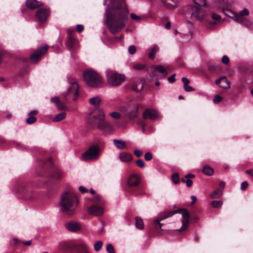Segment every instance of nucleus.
<instances>
[{"instance_id": "nucleus-61", "label": "nucleus", "mask_w": 253, "mask_h": 253, "mask_svg": "<svg viewBox=\"0 0 253 253\" xmlns=\"http://www.w3.org/2000/svg\"><path fill=\"white\" fill-rule=\"evenodd\" d=\"M100 199V196L99 195H96L94 198L93 199V201L94 202H97L98 201H99Z\"/></svg>"}, {"instance_id": "nucleus-56", "label": "nucleus", "mask_w": 253, "mask_h": 253, "mask_svg": "<svg viewBox=\"0 0 253 253\" xmlns=\"http://www.w3.org/2000/svg\"><path fill=\"white\" fill-rule=\"evenodd\" d=\"M79 189L81 193L88 192V190L82 186H80Z\"/></svg>"}, {"instance_id": "nucleus-9", "label": "nucleus", "mask_w": 253, "mask_h": 253, "mask_svg": "<svg viewBox=\"0 0 253 253\" xmlns=\"http://www.w3.org/2000/svg\"><path fill=\"white\" fill-rule=\"evenodd\" d=\"M107 82L112 86H117L125 80V76L111 70L106 72Z\"/></svg>"}, {"instance_id": "nucleus-5", "label": "nucleus", "mask_w": 253, "mask_h": 253, "mask_svg": "<svg viewBox=\"0 0 253 253\" xmlns=\"http://www.w3.org/2000/svg\"><path fill=\"white\" fill-rule=\"evenodd\" d=\"M85 83L89 86L97 88L103 84L102 79L99 74L93 70H88L84 73Z\"/></svg>"}, {"instance_id": "nucleus-53", "label": "nucleus", "mask_w": 253, "mask_h": 253, "mask_svg": "<svg viewBox=\"0 0 253 253\" xmlns=\"http://www.w3.org/2000/svg\"><path fill=\"white\" fill-rule=\"evenodd\" d=\"M229 62V59L228 57L226 55H224L222 56V63L225 64H228Z\"/></svg>"}, {"instance_id": "nucleus-15", "label": "nucleus", "mask_w": 253, "mask_h": 253, "mask_svg": "<svg viewBox=\"0 0 253 253\" xmlns=\"http://www.w3.org/2000/svg\"><path fill=\"white\" fill-rule=\"evenodd\" d=\"M159 114L158 111L154 109H147L144 111L143 114L144 119H149L151 120H155L159 118Z\"/></svg>"}, {"instance_id": "nucleus-36", "label": "nucleus", "mask_w": 253, "mask_h": 253, "mask_svg": "<svg viewBox=\"0 0 253 253\" xmlns=\"http://www.w3.org/2000/svg\"><path fill=\"white\" fill-rule=\"evenodd\" d=\"M221 195V191L220 189L219 188L214 191H213L211 195V197L212 199H216Z\"/></svg>"}, {"instance_id": "nucleus-39", "label": "nucleus", "mask_w": 253, "mask_h": 253, "mask_svg": "<svg viewBox=\"0 0 253 253\" xmlns=\"http://www.w3.org/2000/svg\"><path fill=\"white\" fill-rule=\"evenodd\" d=\"M102 245H103V243L102 241H98L96 242L95 243V244L94 245V250L96 252L99 251L101 249V248L102 246Z\"/></svg>"}, {"instance_id": "nucleus-59", "label": "nucleus", "mask_w": 253, "mask_h": 253, "mask_svg": "<svg viewBox=\"0 0 253 253\" xmlns=\"http://www.w3.org/2000/svg\"><path fill=\"white\" fill-rule=\"evenodd\" d=\"M246 173L250 175L253 177V169L247 170L246 171Z\"/></svg>"}, {"instance_id": "nucleus-23", "label": "nucleus", "mask_w": 253, "mask_h": 253, "mask_svg": "<svg viewBox=\"0 0 253 253\" xmlns=\"http://www.w3.org/2000/svg\"><path fill=\"white\" fill-rule=\"evenodd\" d=\"M119 159L122 162H129L132 160V155L127 152H123L120 154Z\"/></svg>"}, {"instance_id": "nucleus-44", "label": "nucleus", "mask_w": 253, "mask_h": 253, "mask_svg": "<svg viewBox=\"0 0 253 253\" xmlns=\"http://www.w3.org/2000/svg\"><path fill=\"white\" fill-rule=\"evenodd\" d=\"M110 116L115 119H119L121 117V115L119 113L113 112L110 113Z\"/></svg>"}, {"instance_id": "nucleus-35", "label": "nucleus", "mask_w": 253, "mask_h": 253, "mask_svg": "<svg viewBox=\"0 0 253 253\" xmlns=\"http://www.w3.org/2000/svg\"><path fill=\"white\" fill-rule=\"evenodd\" d=\"M230 87V82L225 77H222V90H226Z\"/></svg>"}, {"instance_id": "nucleus-45", "label": "nucleus", "mask_w": 253, "mask_h": 253, "mask_svg": "<svg viewBox=\"0 0 253 253\" xmlns=\"http://www.w3.org/2000/svg\"><path fill=\"white\" fill-rule=\"evenodd\" d=\"M128 51L130 54H134L136 52V47L133 45L129 46L128 48Z\"/></svg>"}, {"instance_id": "nucleus-34", "label": "nucleus", "mask_w": 253, "mask_h": 253, "mask_svg": "<svg viewBox=\"0 0 253 253\" xmlns=\"http://www.w3.org/2000/svg\"><path fill=\"white\" fill-rule=\"evenodd\" d=\"M135 226L139 229H142L144 227L143 220L139 217L135 218Z\"/></svg>"}, {"instance_id": "nucleus-38", "label": "nucleus", "mask_w": 253, "mask_h": 253, "mask_svg": "<svg viewBox=\"0 0 253 253\" xmlns=\"http://www.w3.org/2000/svg\"><path fill=\"white\" fill-rule=\"evenodd\" d=\"M130 17L131 18V19L133 20H134L135 21H139L144 18V16H137L135 14H134V13L130 14Z\"/></svg>"}, {"instance_id": "nucleus-17", "label": "nucleus", "mask_w": 253, "mask_h": 253, "mask_svg": "<svg viewBox=\"0 0 253 253\" xmlns=\"http://www.w3.org/2000/svg\"><path fill=\"white\" fill-rule=\"evenodd\" d=\"M87 211L90 214L94 216L101 215L103 213V209L101 207L96 205H93L88 208Z\"/></svg>"}, {"instance_id": "nucleus-12", "label": "nucleus", "mask_w": 253, "mask_h": 253, "mask_svg": "<svg viewBox=\"0 0 253 253\" xmlns=\"http://www.w3.org/2000/svg\"><path fill=\"white\" fill-rule=\"evenodd\" d=\"M152 69L153 75L159 79H163L167 76V69L162 65H154L152 67Z\"/></svg>"}, {"instance_id": "nucleus-4", "label": "nucleus", "mask_w": 253, "mask_h": 253, "mask_svg": "<svg viewBox=\"0 0 253 253\" xmlns=\"http://www.w3.org/2000/svg\"><path fill=\"white\" fill-rule=\"evenodd\" d=\"M105 116L102 110H99L97 114H94L88 119V123L93 126H96L98 128L107 131L112 129L110 124L105 121Z\"/></svg>"}, {"instance_id": "nucleus-20", "label": "nucleus", "mask_w": 253, "mask_h": 253, "mask_svg": "<svg viewBox=\"0 0 253 253\" xmlns=\"http://www.w3.org/2000/svg\"><path fill=\"white\" fill-rule=\"evenodd\" d=\"M26 5L29 9L33 10L41 7L42 4L37 0H27Z\"/></svg>"}, {"instance_id": "nucleus-27", "label": "nucleus", "mask_w": 253, "mask_h": 253, "mask_svg": "<svg viewBox=\"0 0 253 253\" xmlns=\"http://www.w3.org/2000/svg\"><path fill=\"white\" fill-rule=\"evenodd\" d=\"M113 143L115 146L119 149H123L126 147V142L123 140L114 139Z\"/></svg>"}, {"instance_id": "nucleus-47", "label": "nucleus", "mask_w": 253, "mask_h": 253, "mask_svg": "<svg viewBox=\"0 0 253 253\" xmlns=\"http://www.w3.org/2000/svg\"><path fill=\"white\" fill-rule=\"evenodd\" d=\"M221 101V97L219 95H216L213 99V102L214 104H217Z\"/></svg>"}, {"instance_id": "nucleus-25", "label": "nucleus", "mask_w": 253, "mask_h": 253, "mask_svg": "<svg viewBox=\"0 0 253 253\" xmlns=\"http://www.w3.org/2000/svg\"><path fill=\"white\" fill-rule=\"evenodd\" d=\"M181 80L184 84V89L186 91L191 92L195 90V89L193 87L188 85L190 82L188 79L183 77L182 78Z\"/></svg>"}, {"instance_id": "nucleus-58", "label": "nucleus", "mask_w": 253, "mask_h": 253, "mask_svg": "<svg viewBox=\"0 0 253 253\" xmlns=\"http://www.w3.org/2000/svg\"><path fill=\"white\" fill-rule=\"evenodd\" d=\"M193 182L191 180L188 179L186 180V184L188 187H190L192 185Z\"/></svg>"}, {"instance_id": "nucleus-32", "label": "nucleus", "mask_w": 253, "mask_h": 253, "mask_svg": "<svg viewBox=\"0 0 253 253\" xmlns=\"http://www.w3.org/2000/svg\"><path fill=\"white\" fill-rule=\"evenodd\" d=\"M203 172L207 175H211L213 174V169L209 166H205L203 169Z\"/></svg>"}, {"instance_id": "nucleus-33", "label": "nucleus", "mask_w": 253, "mask_h": 253, "mask_svg": "<svg viewBox=\"0 0 253 253\" xmlns=\"http://www.w3.org/2000/svg\"><path fill=\"white\" fill-rule=\"evenodd\" d=\"M51 176L55 179H60L63 176V173L58 169H55L51 174Z\"/></svg>"}, {"instance_id": "nucleus-62", "label": "nucleus", "mask_w": 253, "mask_h": 253, "mask_svg": "<svg viewBox=\"0 0 253 253\" xmlns=\"http://www.w3.org/2000/svg\"><path fill=\"white\" fill-rule=\"evenodd\" d=\"M170 25H171V23L169 21L168 22L166 25H165V28L166 29H169L170 28Z\"/></svg>"}, {"instance_id": "nucleus-52", "label": "nucleus", "mask_w": 253, "mask_h": 253, "mask_svg": "<svg viewBox=\"0 0 253 253\" xmlns=\"http://www.w3.org/2000/svg\"><path fill=\"white\" fill-rule=\"evenodd\" d=\"M134 154L137 157H140L142 155V152L140 150L135 149L134 151Z\"/></svg>"}, {"instance_id": "nucleus-49", "label": "nucleus", "mask_w": 253, "mask_h": 253, "mask_svg": "<svg viewBox=\"0 0 253 253\" xmlns=\"http://www.w3.org/2000/svg\"><path fill=\"white\" fill-rule=\"evenodd\" d=\"M153 156L150 152H147L145 154V159L146 161H150L152 159Z\"/></svg>"}, {"instance_id": "nucleus-51", "label": "nucleus", "mask_w": 253, "mask_h": 253, "mask_svg": "<svg viewBox=\"0 0 253 253\" xmlns=\"http://www.w3.org/2000/svg\"><path fill=\"white\" fill-rule=\"evenodd\" d=\"M248 183L247 181H243L241 184V189L242 190H245L248 187Z\"/></svg>"}, {"instance_id": "nucleus-26", "label": "nucleus", "mask_w": 253, "mask_h": 253, "mask_svg": "<svg viewBox=\"0 0 253 253\" xmlns=\"http://www.w3.org/2000/svg\"><path fill=\"white\" fill-rule=\"evenodd\" d=\"M37 113L36 110H32L29 113V117L26 120V123L28 124H33L36 121L35 115Z\"/></svg>"}, {"instance_id": "nucleus-60", "label": "nucleus", "mask_w": 253, "mask_h": 253, "mask_svg": "<svg viewBox=\"0 0 253 253\" xmlns=\"http://www.w3.org/2000/svg\"><path fill=\"white\" fill-rule=\"evenodd\" d=\"M185 177L187 178H194L195 175L192 173H188L185 176Z\"/></svg>"}, {"instance_id": "nucleus-63", "label": "nucleus", "mask_w": 253, "mask_h": 253, "mask_svg": "<svg viewBox=\"0 0 253 253\" xmlns=\"http://www.w3.org/2000/svg\"><path fill=\"white\" fill-rule=\"evenodd\" d=\"M191 198L192 200V204H194L197 201V198L195 196H191Z\"/></svg>"}, {"instance_id": "nucleus-24", "label": "nucleus", "mask_w": 253, "mask_h": 253, "mask_svg": "<svg viewBox=\"0 0 253 253\" xmlns=\"http://www.w3.org/2000/svg\"><path fill=\"white\" fill-rule=\"evenodd\" d=\"M101 101V99L98 96L93 97L88 100L90 104L96 108L99 107Z\"/></svg>"}, {"instance_id": "nucleus-28", "label": "nucleus", "mask_w": 253, "mask_h": 253, "mask_svg": "<svg viewBox=\"0 0 253 253\" xmlns=\"http://www.w3.org/2000/svg\"><path fill=\"white\" fill-rule=\"evenodd\" d=\"M143 83L141 80H138L132 84V88L136 91H141L143 87Z\"/></svg>"}, {"instance_id": "nucleus-2", "label": "nucleus", "mask_w": 253, "mask_h": 253, "mask_svg": "<svg viewBox=\"0 0 253 253\" xmlns=\"http://www.w3.org/2000/svg\"><path fill=\"white\" fill-rule=\"evenodd\" d=\"M78 204V200L72 190H69L61 195V211L65 214L69 216L73 215Z\"/></svg>"}, {"instance_id": "nucleus-41", "label": "nucleus", "mask_w": 253, "mask_h": 253, "mask_svg": "<svg viewBox=\"0 0 253 253\" xmlns=\"http://www.w3.org/2000/svg\"><path fill=\"white\" fill-rule=\"evenodd\" d=\"M172 182L174 184H178L179 182V175L177 173L173 174L171 176Z\"/></svg>"}, {"instance_id": "nucleus-3", "label": "nucleus", "mask_w": 253, "mask_h": 253, "mask_svg": "<svg viewBox=\"0 0 253 253\" xmlns=\"http://www.w3.org/2000/svg\"><path fill=\"white\" fill-rule=\"evenodd\" d=\"M177 213H181L183 217L181 227L179 229L177 230V231L179 232L184 231L187 228L190 221L189 213L188 211L184 209L175 210L160 215L158 218L154 220L153 223L154 226L155 228H157V226H158L160 228H161L162 224L160 223L161 221L170 217Z\"/></svg>"}, {"instance_id": "nucleus-16", "label": "nucleus", "mask_w": 253, "mask_h": 253, "mask_svg": "<svg viewBox=\"0 0 253 253\" xmlns=\"http://www.w3.org/2000/svg\"><path fill=\"white\" fill-rule=\"evenodd\" d=\"M51 101L54 103L57 109L59 110H68L66 106L65 101L60 100L58 97H53L51 98Z\"/></svg>"}, {"instance_id": "nucleus-7", "label": "nucleus", "mask_w": 253, "mask_h": 253, "mask_svg": "<svg viewBox=\"0 0 253 253\" xmlns=\"http://www.w3.org/2000/svg\"><path fill=\"white\" fill-rule=\"evenodd\" d=\"M224 16L227 17L234 18L238 23L243 24L248 26L251 25V21L248 19L243 17L239 14L234 13L228 8H224L222 7V21L227 20L226 18L223 17Z\"/></svg>"}, {"instance_id": "nucleus-42", "label": "nucleus", "mask_w": 253, "mask_h": 253, "mask_svg": "<svg viewBox=\"0 0 253 253\" xmlns=\"http://www.w3.org/2000/svg\"><path fill=\"white\" fill-rule=\"evenodd\" d=\"M211 206L214 208H219L221 206V202L220 201H213L211 203Z\"/></svg>"}, {"instance_id": "nucleus-11", "label": "nucleus", "mask_w": 253, "mask_h": 253, "mask_svg": "<svg viewBox=\"0 0 253 253\" xmlns=\"http://www.w3.org/2000/svg\"><path fill=\"white\" fill-rule=\"evenodd\" d=\"M206 6H194L192 8V16L196 19L202 21L206 15Z\"/></svg>"}, {"instance_id": "nucleus-18", "label": "nucleus", "mask_w": 253, "mask_h": 253, "mask_svg": "<svg viewBox=\"0 0 253 253\" xmlns=\"http://www.w3.org/2000/svg\"><path fill=\"white\" fill-rule=\"evenodd\" d=\"M138 105H135L132 107H128L127 112L126 114L129 119H133L136 118L138 114Z\"/></svg>"}, {"instance_id": "nucleus-1", "label": "nucleus", "mask_w": 253, "mask_h": 253, "mask_svg": "<svg viewBox=\"0 0 253 253\" xmlns=\"http://www.w3.org/2000/svg\"><path fill=\"white\" fill-rule=\"evenodd\" d=\"M105 16V23L110 32L116 34L120 32L126 25L128 11L125 0H109Z\"/></svg>"}, {"instance_id": "nucleus-31", "label": "nucleus", "mask_w": 253, "mask_h": 253, "mask_svg": "<svg viewBox=\"0 0 253 253\" xmlns=\"http://www.w3.org/2000/svg\"><path fill=\"white\" fill-rule=\"evenodd\" d=\"M159 50V47L157 45H154L151 49L150 52L148 54V57L151 59H154L155 58V54Z\"/></svg>"}, {"instance_id": "nucleus-19", "label": "nucleus", "mask_w": 253, "mask_h": 253, "mask_svg": "<svg viewBox=\"0 0 253 253\" xmlns=\"http://www.w3.org/2000/svg\"><path fill=\"white\" fill-rule=\"evenodd\" d=\"M66 227L68 231L75 232L81 229V225L79 222L71 221L66 224Z\"/></svg>"}, {"instance_id": "nucleus-14", "label": "nucleus", "mask_w": 253, "mask_h": 253, "mask_svg": "<svg viewBox=\"0 0 253 253\" xmlns=\"http://www.w3.org/2000/svg\"><path fill=\"white\" fill-rule=\"evenodd\" d=\"M50 12L47 8L39 9L36 13L37 18L41 23L45 22L49 16Z\"/></svg>"}, {"instance_id": "nucleus-37", "label": "nucleus", "mask_w": 253, "mask_h": 253, "mask_svg": "<svg viewBox=\"0 0 253 253\" xmlns=\"http://www.w3.org/2000/svg\"><path fill=\"white\" fill-rule=\"evenodd\" d=\"M195 6H206V0H194Z\"/></svg>"}, {"instance_id": "nucleus-43", "label": "nucleus", "mask_w": 253, "mask_h": 253, "mask_svg": "<svg viewBox=\"0 0 253 253\" xmlns=\"http://www.w3.org/2000/svg\"><path fill=\"white\" fill-rule=\"evenodd\" d=\"M106 251L108 253H115L114 247L111 244L107 245Z\"/></svg>"}, {"instance_id": "nucleus-29", "label": "nucleus", "mask_w": 253, "mask_h": 253, "mask_svg": "<svg viewBox=\"0 0 253 253\" xmlns=\"http://www.w3.org/2000/svg\"><path fill=\"white\" fill-rule=\"evenodd\" d=\"M67 114L65 112H61L53 118L52 121L53 122H59L64 119L66 117Z\"/></svg>"}, {"instance_id": "nucleus-54", "label": "nucleus", "mask_w": 253, "mask_h": 253, "mask_svg": "<svg viewBox=\"0 0 253 253\" xmlns=\"http://www.w3.org/2000/svg\"><path fill=\"white\" fill-rule=\"evenodd\" d=\"M175 75L174 74H172L169 77L168 79V81L169 83H173V82H174L175 80Z\"/></svg>"}, {"instance_id": "nucleus-48", "label": "nucleus", "mask_w": 253, "mask_h": 253, "mask_svg": "<svg viewBox=\"0 0 253 253\" xmlns=\"http://www.w3.org/2000/svg\"><path fill=\"white\" fill-rule=\"evenodd\" d=\"M241 16H247L249 14V10L247 8H244L242 10H241L239 13Z\"/></svg>"}, {"instance_id": "nucleus-55", "label": "nucleus", "mask_w": 253, "mask_h": 253, "mask_svg": "<svg viewBox=\"0 0 253 253\" xmlns=\"http://www.w3.org/2000/svg\"><path fill=\"white\" fill-rule=\"evenodd\" d=\"M211 17L213 20H219L220 18V15L215 13H212Z\"/></svg>"}, {"instance_id": "nucleus-6", "label": "nucleus", "mask_w": 253, "mask_h": 253, "mask_svg": "<svg viewBox=\"0 0 253 253\" xmlns=\"http://www.w3.org/2000/svg\"><path fill=\"white\" fill-rule=\"evenodd\" d=\"M68 83L70 85L67 92L63 94L65 100L71 99L76 101L79 95V85L77 80L75 78L69 76L68 77Z\"/></svg>"}, {"instance_id": "nucleus-40", "label": "nucleus", "mask_w": 253, "mask_h": 253, "mask_svg": "<svg viewBox=\"0 0 253 253\" xmlns=\"http://www.w3.org/2000/svg\"><path fill=\"white\" fill-rule=\"evenodd\" d=\"M145 67L144 64L140 63H136L133 65V68L136 70H141L143 69Z\"/></svg>"}, {"instance_id": "nucleus-21", "label": "nucleus", "mask_w": 253, "mask_h": 253, "mask_svg": "<svg viewBox=\"0 0 253 253\" xmlns=\"http://www.w3.org/2000/svg\"><path fill=\"white\" fill-rule=\"evenodd\" d=\"M66 45L71 50H74L78 47V42L74 37H68L66 42Z\"/></svg>"}, {"instance_id": "nucleus-8", "label": "nucleus", "mask_w": 253, "mask_h": 253, "mask_svg": "<svg viewBox=\"0 0 253 253\" xmlns=\"http://www.w3.org/2000/svg\"><path fill=\"white\" fill-rule=\"evenodd\" d=\"M59 248L64 252L75 250L77 253H88L86 250V246L81 243L79 245H73L69 242L62 241L59 243Z\"/></svg>"}, {"instance_id": "nucleus-30", "label": "nucleus", "mask_w": 253, "mask_h": 253, "mask_svg": "<svg viewBox=\"0 0 253 253\" xmlns=\"http://www.w3.org/2000/svg\"><path fill=\"white\" fill-rule=\"evenodd\" d=\"M162 2L168 7H175L177 5V0H161Z\"/></svg>"}, {"instance_id": "nucleus-50", "label": "nucleus", "mask_w": 253, "mask_h": 253, "mask_svg": "<svg viewBox=\"0 0 253 253\" xmlns=\"http://www.w3.org/2000/svg\"><path fill=\"white\" fill-rule=\"evenodd\" d=\"M75 32V29L73 28H69L67 30V33L68 34V37H73V34Z\"/></svg>"}, {"instance_id": "nucleus-22", "label": "nucleus", "mask_w": 253, "mask_h": 253, "mask_svg": "<svg viewBox=\"0 0 253 253\" xmlns=\"http://www.w3.org/2000/svg\"><path fill=\"white\" fill-rule=\"evenodd\" d=\"M139 177L135 174L130 176L127 180V184L129 186H136L139 183Z\"/></svg>"}, {"instance_id": "nucleus-10", "label": "nucleus", "mask_w": 253, "mask_h": 253, "mask_svg": "<svg viewBox=\"0 0 253 253\" xmlns=\"http://www.w3.org/2000/svg\"><path fill=\"white\" fill-rule=\"evenodd\" d=\"M100 153V149L97 145H93L83 154L82 159L84 161L96 160L98 159Z\"/></svg>"}, {"instance_id": "nucleus-46", "label": "nucleus", "mask_w": 253, "mask_h": 253, "mask_svg": "<svg viewBox=\"0 0 253 253\" xmlns=\"http://www.w3.org/2000/svg\"><path fill=\"white\" fill-rule=\"evenodd\" d=\"M136 165L140 168H143L145 167V163L143 160L138 159L136 161Z\"/></svg>"}, {"instance_id": "nucleus-13", "label": "nucleus", "mask_w": 253, "mask_h": 253, "mask_svg": "<svg viewBox=\"0 0 253 253\" xmlns=\"http://www.w3.org/2000/svg\"><path fill=\"white\" fill-rule=\"evenodd\" d=\"M48 47L47 45H45L43 47L37 49L30 56V60L34 63H36L40 59L41 57L47 52Z\"/></svg>"}, {"instance_id": "nucleus-64", "label": "nucleus", "mask_w": 253, "mask_h": 253, "mask_svg": "<svg viewBox=\"0 0 253 253\" xmlns=\"http://www.w3.org/2000/svg\"><path fill=\"white\" fill-rule=\"evenodd\" d=\"M221 82V77L219 78L217 80H215V83L216 84H219Z\"/></svg>"}, {"instance_id": "nucleus-57", "label": "nucleus", "mask_w": 253, "mask_h": 253, "mask_svg": "<svg viewBox=\"0 0 253 253\" xmlns=\"http://www.w3.org/2000/svg\"><path fill=\"white\" fill-rule=\"evenodd\" d=\"M77 30L79 32H81L84 30V26L82 25H77Z\"/></svg>"}]
</instances>
